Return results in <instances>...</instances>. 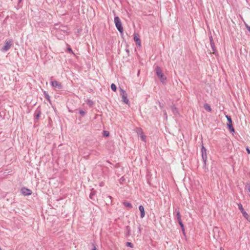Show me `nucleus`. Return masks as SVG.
<instances>
[{"instance_id":"nucleus-34","label":"nucleus","mask_w":250,"mask_h":250,"mask_svg":"<svg viewBox=\"0 0 250 250\" xmlns=\"http://www.w3.org/2000/svg\"><path fill=\"white\" fill-rule=\"evenodd\" d=\"M68 51H69V52H72V49H71V48H68Z\"/></svg>"},{"instance_id":"nucleus-1","label":"nucleus","mask_w":250,"mask_h":250,"mask_svg":"<svg viewBox=\"0 0 250 250\" xmlns=\"http://www.w3.org/2000/svg\"><path fill=\"white\" fill-rule=\"evenodd\" d=\"M114 22L117 30L120 33H122L123 32L124 29L122 26V23L119 17L116 16L114 17Z\"/></svg>"},{"instance_id":"nucleus-12","label":"nucleus","mask_w":250,"mask_h":250,"mask_svg":"<svg viewBox=\"0 0 250 250\" xmlns=\"http://www.w3.org/2000/svg\"><path fill=\"white\" fill-rule=\"evenodd\" d=\"M139 209L140 211V217L141 218H143L144 217L145 215V209L144 207L142 205H140L139 207Z\"/></svg>"},{"instance_id":"nucleus-7","label":"nucleus","mask_w":250,"mask_h":250,"mask_svg":"<svg viewBox=\"0 0 250 250\" xmlns=\"http://www.w3.org/2000/svg\"><path fill=\"white\" fill-rule=\"evenodd\" d=\"M50 84L53 87L57 88L58 89H62V85L61 83L57 81H53L50 82Z\"/></svg>"},{"instance_id":"nucleus-3","label":"nucleus","mask_w":250,"mask_h":250,"mask_svg":"<svg viewBox=\"0 0 250 250\" xmlns=\"http://www.w3.org/2000/svg\"><path fill=\"white\" fill-rule=\"evenodd\" d=\"M226 117L228 121V123L227 125L228 129L231 132H234V128H233L232 125V121L231 117L228 115H226Z\"/></svg>"},{"instance_id":"nucleus-21","label":"nucleus","mask_w":250,"mask_h":250,"mask_svg":"<svg viewBox=\"0 0 250 250\" xmlns=\"http://www.w3.org/2000/svg\"><path fill=\"white\" fill-rule=\"evenodd\" d=\"M43 93H44V97H45V99L50 102V96H49V94L46 91H44Z\"/></svg>"},{"instance_id":"nucleus-40","label":"nucleus","mask_w":250,"mask_h":250,"mask_svg":"<svg viewBox=\"0 0 250 250\" xmlns=\"http://www.w3.org/2000/svg\"><path fill=\"white\" fill-rule=\"evenodd\" d=\"M0 250H1V248H0Z\"/></svg>"},{"instance_id":"nucleus-13","label":"nucleus","mask_w":250,"mask_h":250,"mask_svg":"<svg viewBox=\"0 0 250 250\" xmlns=\"http://www.w3.org/2000/svg\"><path fill=\"white\" fill-rule=\"evenodd\" d=\"M125 234L126 237H128L131 235V229L130 227L128 226L125 227Z\"/></svg>"},{"instance_id":"nucleus-24","label":"nucleus","mask_w":250,"mask_h":250,"mask_svg":"<svg viewBox=\"0 0 250 250\" xmlns=\"http://www.w3.org/2000/svg\"><path fill=\"white\" fill-rule=\"evenodd\" d=\"M126 246L128 247L133 248V245L132 243L127 242L126 243Z\"/></svg>"},{"instance_id":"nucleus-36","label":"nucleus","mask_w":250,"mask_h":250,"mask_svg":"<svg viewBox=\"0 0 250 250\" xmlns=\"http://www.w3.org/2000/svg\"><path fill=\"white\" fill-rule=\"evenodd\" d=\"M125 50H126V52L128 54L129 53V50H128V49H126Z\"/></svg>"},{"instance_id":"nucleus-11","label":"nucleus","mask_w":250,"mask_h":250,"mask_svg":"<svg viewBox=\"0 0 250 250\" xmlns=\"http://www.w3.org/2000/svg\"><path fill=\"white\" fill-rule=\"evenodd\" d=\"M41 114V108L39 107L36 109V110H35V113H34V116H35V119L39 120Z\"/></svg>"},{"instance_id":"nucleus-23","label":"nucleus","mask_w":250,"mask_h":250,"mask_svg":"<svg viewBox=\"0 0 250 250\" xmlns=\"http://www.w3.org/2000/svg\"><path fill=\"white\" fill-rule=\"evenodd\" d=\"M178 223L182 229V231H183V232H184V231H185L184 226V224H183L182 221L178 222Z\"/></svg>"},{"instance_id":"nucleus-22","label":"nucleus","mask_w":250,"mask_h":250,"mask_svg":"<svg viewBox=\"0 0 250 250\" xmlns=\"http://www.w3.org/2000/svg\"><path fill=\"white\" fill-rule=\"evenodd\" d=\"M111 88L113 91H116L117 90V87L114 83H112L111 84Z\"/></svg>"},{"instance_id":"nucleus-2","label":"nucleus","mask_w":250,"mask_h":250,"mask_svg":"<svg viewBox=\"0 0 250 250\" xmlns=\"http://www.w3.org/2000/svg\"><path fill=\"white\" fill-rule=\"evenodd\" d=\"M156 73L158 77L160 79V81L162 83H164L166 80V77L164 75L161 68L159 66H156L155 68Z\"/></svg>"},{"instance_id":"nucleus-20","label":"nucleus","mask_w":250,"mask_h":250,"mask_svg":"<svg viewBox=\"0 0 250 250\" xmlns=\"http://www.w3.org/2000/svg\"><path fill=\"white\" fill-rule=\"evenodd\" d=\"M86 103L87 104L91 106H92L94 104V102L90 99L87 100Z\"/></svg>"},{"instance_id":"nucleus-6","label":"nucleus","mask_w":250,"mask_h":250,"mask_svg":"<svg viewBox=\"0 0 250 250\" xmlns=\"http://www.w3.org/2000/svg\"><path fill=\"white\" fill-rule=\"evenodd\" d=\"M201 153H202V157L204 162V167L206 166V162L207 160V149L205 147L202 145L201 148Z\"/></svg>"},{"instance_id":"nucleus-15","label":"nucleus","mask_w":250,"mask_h":250,"mask_svg":"<svg viewBox=\"0 0 250 250\" xmlns=\"http://www.w3.org/2000/svg\"><path fill=\"white\" fill-rule=\"evenodd\" d=\"M175 212L176 213V217H177L178 221L180 222V221H182L181 218L180 213V211H179V209H175Z\"/></svg>"},{"instance_id":"nucleus-39","label":"nucleus","mask_w":250,"mask_h":250,"mask_svg":"<svg viewBox=\"0 0 250 250\" xmlns=\"http://www.w3.org/2000/svg\"><path fill=\"white\" fill-rule=\"evenodd\" d=\"M221 250H224V249H221Z\"/></svg>"},{"instance_id":"nucleus-38","label":"nucleus","mask_w":250,"mask_h":250,"mask_svg":"<svg viewBox=\"0 0 250 250\" xmlns=\"http://www.w3.org/2000/svg\"><path fill=\"white\" fill-rule=\"evenodd\" d=\"M248 190H249V192H250V186H249V187H248Z\"/></svg>"},{"instance_id":"nucleus-25","label":"nucleus","mask_w":250,"mask_h":250,"mask_svg":"<svg viewBox=\"0 0 250 250\" xmlns=\"http://www.w3.org/2000/svg\"><path fill=\"white\" fill-rule=\"evenodd\" d=\"M109 135V133L107 131H103V136L104 137H108Z\"/></svg>"},{"instance_id":"nucleus-32","label":"nucleus","mask_w":250,"mask_h":250,"mask_svg":"<svg viewBox=\"0 0 250 250\" xmlns=\"http://www.w3.org/2000/svg\"><path fill=\"white\" fill-rule=\"evenodd\" d=\"M246 150H247V152H248V154H250V149L249 148V147H247V148H246Z\"/></svg>"},{"instance_id":"nucleus-8","label":"nucleus","mask_w":250,"mask_h":250,"mask_svg":"<svg viewBox=\"0 0 250 250\" xmlns=\"http://www.w3.org/2000/svg\"><path fill=\"white\" fill-rule=\"evenodd\" d=\"M238 208L240 210L241 212L242 213L243 216L247 220H248V218L249 217V215L246 212V211L244 210V209L243 208L242 205L241 203H239L238 205Z\"/></svg>"},{"instance_id":"nucleus-16","label":"nucleus","mask_w":250,"mask_h":250,"mask_svg":"<svg viewBox=\"0 0 250 250\" xmlns=\"http://www.w3.org/2000/svg\"><path fill=\"white\" fill-rule=\"evenodd\" d=\"M134 40L138 45H141V40L139 39V38L137 37L136 35H134Z\"/></svg>"},{"instance_id":"nucleus-29","label":"nucleus","mask_w":250,"mask_h":250,"mask_svg":"<svg viewBox=\"0 0 250 250\" xmlns=\"http://www.w3.org/2000/svg\"><path fill=\"white\" fill-rule=\"evenodd\" d=\"M163 112H164V116H165L166 119H167V113L166 111L165 110H164Z\"/></svg>"},{"instance_id":"nucleus-14","label":"nucleus","mask_w":250,"mask_h":250,"mask_svg":"<svg viewBox=\"0 0 250 250\" xmlns=\"http://www.w3.org/2000/svg\"><path fill=\"white\" fill-rule=\"evenodd\" d=\"M171 109L172 111L173 114L176 116L179 114L178 109L174 106V105H171Z\"/></svg>"},{"instance_id":"nucleus-37","label":"nucleus","mask_w":250,"mask_h":250,"mask_svg":"<svg viewBox=\"0 0 250 250\" xmlns=\"http://www.w3.org/2000/svg\"><path fill=\"white\" fill-rule=\"evenodd\" d=\"M121 180L122 181H124L125 180V179L123 177H122L121 179Z\"/></svg>"},{"instance_id":"nucleus-31","label":"nucleus","mask_w":250,"mask_h":250,"mask_svg":"<svg viewBox=\"0 0 250 250\" xmlns=\"http://www.w3.org/2000/svg\"><path fill=\"white\" fill-rule=\"evenodd\" d=\"M246 27L247 29L250 32V26L247 24H246Z\"/></svg>"},{"instance_id":"nucleus-5","label":"nucleus","mask_w":250,"mask_h":250,"mask_svg":"<svg viewBox=\"0 0 250 250\" xmlns=\"http://www.w3.org/2000/svg\"><path fill=\"white\" fill-rule=\"evenodd\" d=\"M120 95L122 98L123 101L126 104H128L129 103V100L127 97V94L125 90L122 88H120Z\"/></svg>"},{"instance_id":"nucleus-18","label":"nucleus","mask_w":250,"mask_h":250,"mask_svg":"<svg viewBox=\"0 0 250 250\" xmlns=\"http://www.w3.org/2000/svg\"><path fill=\"white\" fill-rule=\"evenodd\" d=\"M204 108L207 110L208 111H211V108L210 106L209 105H208V104H205L204 105Z\"/></svg>"},{"instance_id":"nucleus-4","label":"nucleus","mask_w":250,"mask_h":250,"mask_svg":"<svg viewBox=\"0 0 250 250\" xmlns=\"http://www.w3.org/2000/svg\"><path fill=\"white\" fill-rule=\"evenodd\" d=\"M13 44L12 40H6L4 46L2 47V50L4 52L7 51Z\"/></svg>"},{"instance_id":"nucleus-9","label":"nucleus","mask_w":250,"mask_h":250,"mask_svg":"<svg viewBox=\"0 0 250 250\" xmlns=\"http://www.w3.org/2000/svg\"><path fill=\"white\" fill-rule=\"evenodd\" d=\"M21 192L24 195H30L32 194V191L26 188H21Z\"/></svg>"},{"instance_id":"nucleus-26","label":"nucleus","mask_w":250,"mask_h":250,"mask_svg":"<svg viewBox=\"0 0 250 250\" xmlns=\"http://www.w3.org/2000/svg\"><path fill=\"white\" fill-rule=\"evenodd\" d=\"M140 137L142 139V141H146V136L143 134L142 133L141 135H140Z\"/></svg>"},{"instance_id":"nucleus-17","label":"nucleus","mask_w":250,"mask_h":250,"mask_svg":"<svg viewBox=\"0 0 250 250\" xmlns=\"http://www.w3.org/2000/svg\"><path fill=\"white\" fill-rule=\"evenodd\" d=\"M59 31H62L64 33L67 32V28L64 26H60L59 27V30L58 32H59Z\"/></svg>"},{"instance_id":"nucleus-33","label":"nucleus","mask_w":250,"mask_h":250,"mask_svg":"<svg viewBox=\"0 0 250 250\" xmlns=\"http://www.w3.org/2000/svg\"><path fill=\"white\" fill-rule=\"evenodd\" d=\"M138 232H139V233H140V232H141V226H140V225H139V226H138Z\"/></svg>"},{"instance_id":"nucleus-28","label":"nucleus","mask_w":250,"mask_h":250,"mask_svg":"<svg viewBox=\"0 0 250 250\" xmlns=\"http://www.w3.org/2000/svg\"><path fill=\"white\" fill-rule=\"evenodd\" d=\"M92 246L93 248L91 249V250H97V248H96L95 245L94 243L92 244Z\"/></svg>"},{"instance_id":"nucleus-10","label":"nucleus","mask_w":250,"mask_h":250,"mask_svg":"<svg viewBox=\"0 0 250 250\" xmlns=\"http://www.w3.org/2000/svg\"><path fill=\"white\" fill-rule=\"evenodd\" d=\"M209 39L210 44V46H211V47L212 49V53H215L216 50V48L215 46V44L213 42V38L211 36H210L209 37Z\"/></svg>"},{"instance_id":"nucleus-30","label":"nucleus","mask_w":250,"mask_h":250,"mask_svg":"<svg viewBox=\"0 0 250 250\" xmlns=\"http://www.w3.org/2000/svg\"><path fill=\"white\" fill-rule=\"evenodd\" d=\"M94 195V192H91L90 195H89V197L91 199H92V196Z\"/></svg>"},{"instance_id":"nucleus-27","label":"nucleus","mask_w":250,"mask_h":250,"mask_svg":"<svg viewBox=\"0 0 250 250\" xmlns=\"http://www.w3.org/2000/svg\"><path fill=\"white\" fill-rule=\"evenodd\" d=\"M79 113L82 116H84L85 114V112L83 110H80L79 111Z\"/></svg>"},{"instance_id":"nucleus-35","label":"nucleus","mask_w":250,"mask_h":250,"mask_svg":"<svg viewBox=\"0 0 250 250\" xmlns=\"http://www.w3.org/2000/svg\"><path fill=\"white\" fill-rule=\"evenodd\" d=\"M159 105L161 107H163V104H161V103H159Z\"/></svg>"},{"instance_id":"nucleus-19","label":"nucleus","mask_w":250,"mask_h":250,"mask_svg":"<svg viewBox=\"0 0 250 250\" xmlns=\"http://www.w3.org/2000/svg\"><path fill=\"white\" fill-rule=\"evenodd\" d=\"M123 204L124 206H125V207H128L129 208H132V206L130 203L125 202L123 203Z\"/></svg>"}]
</instances>
